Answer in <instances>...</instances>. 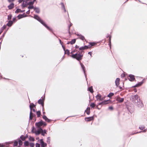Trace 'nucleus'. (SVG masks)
<instances>
[{
	"label": "nucleus",
	"instance_id": "f257e3e1",
	"mask_svg": "<svg viewBox=\"0 0 147 147\" xmlns=\"http://www.w3.org/2000/svg\"><path fill=\"white\" fill-rule=\"evenodd\" d=\"M40 22L43 26H44L49 31L52 32V29L49 27L44 22V21L40 19L38 21Z\"/></svg>",
	"mask_w": 147,
	"mask_h": 147
},
{
	"label": "nucleus",
	"instance_id": "f03ea898",
	"mask_svg": "<svg viewBox=\"0 0 147 147\" xmlns=\"http://www.w3.org/2000/svg\"><path fill=\"white\" fill-rule=\"evenodd\" d=\"M131 97L133 103H135L138 101L139 97L138 95H131Z\"/></svg>",
	"mask_w": 147,
	"mask_h": 147
},
{
	"label": "nucleus",
	"instance_id": "7ed1b4c3",
	"mask_svg": "<svg viewBox=\"0 0 147 147\" xmlns=\"http://www.w3.org/2000/svg\"><path fill=\"white\" fill-rule=\"evenodd\" d=\"M134 104L139 108H142L144 106L142 101L140 98L138 99V101L135 103Z\"/></svg>",
	"mask_w": 147,
	"mask_h": 147
},
{
	"label": "nucleus",
	"instance_id": "20e7f679",
	"mask_svg": "<svg viewBox=\"0 0 147 147\" xmlns=\"http://www.w3.org/2000/svg\"><path fill=\"white\" fill-rule=\"evenodd\" d=\"M78 54L77 56H76V59L80 62V61L82 59L83 57V54H82V52L81 51H78Z\"/></svg>",
	"mask_w": 147,
	"mask_h": 147
},
{
	"label": "nucleus",
	"instance_id": "39448f33",
	"mask_svg": "<svg viewBox=\"0 0 147 147\" xmlns=\"http://www.w3.org/2000/svg\"><path fill=\"white\" fill-rule=\"evenodd\" d=\"M47 124L45 122L43 121L42 120L38 122H36L35 123V126H37L38 127L41 126L43 125L45 126L47 125Z\"/></svg>",
	"mask_w": 147,
	"mask_h": 147
},
{
	"label": "nucleus",
	"instance_id": "423d86ee",
	"mask_svg": "<svg viewBox=\"0 0 147 147\" xmlns=\"http://www.w3.org/2000/svg\"><path fill=\"white\" fill-rule=\"evenodd\" d=\"M112 103V101L110 99H109L107 100H104L101 102L98 103V105H104L108 104L109 103Z\"/></svg>",
	"mask_w": 147,
	"mask_h": 147
},
{
	"label": "nucleus",
	"instance_id": "0eeeda50",
	"mask_svg": "<svg viewBox=\"0 0 147 147\" xmlns=\"http://www.w3.org/2000/svg\"><path fill=\"white\" fill-rule=\"evenodd\" d=\"M45 100V97H41L40 98L38 101V103L41 105L42 107H44V101Z\"/></svg>",
	"mask_w": 147,
	"mask_h": 147
},
{
	"label": "nucleus",
	"instance_id": "6e6552de",
	"mask_svg": "<svg viewBox=\"0 0 147 147\" xmlns=\"http://www.w3.org/2000/svg\"><path fill=\"white\" fill-rule=\"evenodd\" d=\"M80 65H81V68H82V70H83V71L84 74V75L85 76L86 79V80H87L86 75V71H85V67L84 66V65L82 63H81L80 62Z\"/></svg>",
	"mask_w": 147,
	"mask_h": 147
},
{
	"label": "nucleus",
	"instance_id": "1a4fd4ad",
	"mask_svg": "<svg viewBox=\"0 0 147 147\" xmlns=\"http://www.w3.org/2000/svg\"><path fill=\"white\" fill-rule=\"evenodd\" d=\"M40 142L41 144V147H46L47 146V144L42 139L40 140Z\"/></svg>",
	"mask_w": 147,
	"mask_h": 147
},
{
	"label": "nucleus",
	"instance_id": "9d476101",
	"mask_svg": "<svg viewBox=\"0 0 147 147\" xmlns=\"http://www.w3.org/2000/svg\"><path fill=\"white\" fill-rule=\"evenodd\" d=\"M129 78L128 79L130 81H133L135 80L134 76L132 74H129Z\"/></svg>",
	"mask_w": 147,
	"mask_h": 147
},
{
	"label": "nucleus",
	"instance_id": "9b49d317",
	"mask_svg": "<svg viewBox=\"0 0 147 147\" xmlns=\"http://www.w3.org/2000/svg\"><path fill=\"white\" fill-rule=\"evenodd\" d=\"M144 79H143L141 82H138V83L136 84L134 86H133L132 87L134 88L135 87H139V86H141V85H142L143 84V83L144 82Z\"/></svg>",
	"mask_w": 147,
	"mask_h": 147
},
{
	"label": "nucleus",
	"instance_id": "f8f14e48",
	"mask_svg": "<svg viewBox=\"0 0 147 147\" xmlns=\"http://www.w3.org/2000/svg\"><path fill=\"white\" fill-rule=\"evenodd\" d=\"M27 16L26 14H25V13H24L22 14H20L17 17L18 18V19H20L22 18L25 17Z\"/></svg>",
	"mask_w": 147,
	"mask_h": 147
},
{
	"label": "nucleus",
	"instance_id": "ddd939ff",
	"mask_svg": "<svg viewBox=\"0 0 147 147\" xmlns=\"http://www.w3.org/2000/svg\"><path fill=\"white\" fill-rule=\"evenodd\" d=\"M37 128H38V129L37 130L40 133L41 132H44V134H46V130L45 129L44 130H43L39 126L38 127L37 126H36Z\"/></svg>",
	"mask_w": 147,
	"mask_h": 147
},
{
	"label": "nucleus",
	"instance_id": "4468645a",
	"mask_svg": "<svg viewBox=\"0 0 147 147\" xmlns=\"http://www.w3.org/2000/svg\"><path fill=\"white\" fill-rule=\"evenodd\" d=\"M116 100L119 103H122L124 101V98H121L119 96L117 97L116 98Z\"/></svg>",
	"mask_w": 147,
	"mask_h": 147
},
{
	"label": "nucleus",
	"instance_id": "2eb2a0df",
	"mask_svg": "<svg viewBox=\"0 0 147 147\" xmlns=\"http://www.w3.org/2000/svg\"><path fill=\"white\" fill-rule=\"evenodd\" d=\"M42 118L46 121H47V122H48V123L50 122L51 121V120L48 119L46 115H44L42 116Z\"/></svg>",
	"mask_w": 147,
	"mask_h": 147
},
{
	"label": "nucleus",
	"instance_id": "dca6fc26",
	"mask_svg": "<svg viewBox=\"0 0 147 147\" xmlns=\"http://www.w3.org/2000/svg\"><path fill=\"white\" fill-rule=\"evenodd\" d=\"M93 116H91L89 117H86L85 118L86 121H90L94 119Z\"/></svg>",
	"mask_w": 147,
	"mask_h": 147
},
{
	"label": "nucleus",
	"instance_id": "f3484780",
	"mask_svg": "<svg viewBox=\"0 0 147 147\" xmlns=\"http://www.w3.org/2000/svg\"><path fill=\"white\" fill-rule=\"evenodd\" d=\"M13 23V21H12V20H9L5 26H7L9 27H10L12 26Z\"/></svg>",
	"mask_w": 147,
	"mask_h": 147
},
{
	"label": "nucleus",
	"instance_id": "a211bd4d",
	"mask_svg": "<svg viewBox=\"0 0 147 147\" xmlns=\"http://www.w3.org/2000/svg\"><path fill=\"white\" fill-rule=\"evenodd\" d=\"M36 105H34L33 103H30L29 107L31 111L32 110V108H35Z\"/></svg>",
	"mask_w": 147,
	"mask_h": 147
},
{
	"label": "nucleus",
	"instance_id": "6ab92c4d",
	"mask_svg": "<svg viewBox=\"0 0 147 147\" xmlns=\"http://www.w3.org/2000/svg\"><path fill=\"white\" fill-rule=\"evenodd\" d=\"M34 126L32 127V132L33 133H34L35 135L36 136L40 134V132H39L38 131H33V129H34Z\"/></svg>",
	"mask_w": 147,
	"mask_h": 147
},
{
	"label": "nucleus",
	"instance_id": "aec40b11",
	"mask_svg": "<svg viewBox=\"0 0 147 147\" xmlns=\"http://www.w3.org/2000/svg\"><path fill=\"white\" fill-rule=\"evenodd\" d=\"M120 80V79L119 78H116L115 81V84L116 86H118L119 85V81Z\"/></svg>",
	"mask_w": 147,
	"mask_h": 147
},
{
	"label": "nucleus",
	"instance_id": "412c9836",
	"mask_svg": "<svg viewBox=\"0 0 147 147\" xmlns=\"http://www.w3.org/2000/svg\"><path fill=\"white\" fill-rule=\"evenodd\" d=\"M14 4L13 3H11L8 6V7L9 9H11L14 7Z\"/></svg>",
	"mask_w": 147,
	"mask_h": 147
},
{
	"label": "nucleus",
	"instance_id": "4be33fe9",
	"mask_svg": "<svg viewBox=\"0 0 147 147\" xmlns=\"http://www.w3.org/2000/svg\"><path fill=\"white\" fill-rule=\"evenodd\" d=\"M101 95L100 94H97L96 96V98L97 99V100H98L99 101H100V99L101 98Z\"/></svg>",
	"mask_w": 147,
	"mask_h": 147
},
{
	"label": "nucleus",
	"instance_id": "5701e85b",
	"mask_svg": "<svg viewBox=\"0 0 147 147\" xmlns=\"http://www.w3.org/2000/svg\"><path fill=\"white\" fill-rule=\"evenodd\" d=\"M34 10L35 11V12L39 13L40 12V10L39 8L38 7H34Z\"/></svg>",
	"mask_w": 147,
	"mask_h": 147
},
{
	"label": "nucleus",
	"instance_id": "b1692460",
	"mask_svg": "<svg viewBox=\"0 0 147 147\" xmlns=\"http://www.w3.org/2000/svg\"><path fill=\"white\" fill-rule=\"evenodd\" d=\"M90 107H88L86 109L85 111V112H86V114L87 115H89L90 114Z\"/></svg>",
	"mask_w": 147,
	"mask_h": 147
},
{
	"label": "nucleus",
	"instance_id": "393cba45",
	"mask_svg": "<svg viewBox=\"0 0 147 147\" xmlns=\"http://www.w3.org/2000/svg\"><path fill=\"white\" fill-rule=\"evenodd\" d=\"M76 35L78 36H79L80 38V39H81V40H83L85 39V38H84V36H82V35L81 34H76Z\"/></svg>",
	"mask_w": 147,
	"mask_h": 147
},
{
	"label": "nucleus",
	"instance_id": "a878e982",
	"mask_svg": "<svg viewBox=\"0 0 147 147\" xmlns=\"http://www.w3.org/2000/svg\"><path fill=\"white\" fill-rule=\"evenodd\" d=\"M96 44V43L95 42H90L89 43V45L90 48H91L92 46H95Z\"/></svg>",
	"mask_w": 147,
	"mask_h": 147
},
{
	"label": "nucleus",
	"instance_id": "bb28decb",
	"mask_svg": "<svg viewBox=\"0 0 147 147\" xmlns=\"http://www.w3.org/2000/svg\"><path fill=\"white\" fill-rule=\"evenodd\" d=\"M34 18L38 21L41 18L37 15H34Z\"/></svg>",
	"mask_w": 147,
	"mask_h": 147
},
{
	"label": "nucleus",
	"instance_id": "cd10ccee",
	"mask_svg": "<svg viewBox=\"0 0 147 147\" xmlns=\"http://www.w3.org/2000/svg\"><path fill=\"white\" fill-rule=\"evenodd\" d=\"M65 52V54H67L68 55H69L70 52L69 50L68 49H66L64 51Z\"/></svg>",
	"mask_w": 147,
	"mask_h": 147
},
{
	"label": "nucleus",
	"instance_id": "c85d7f7f",
	"mask_svg": "<svg viewBox=\"0 0 147 147\" xmlns=\"http://www.w3.org/2000/svg\"><path fill=\"white\" fill-rule=\"evenodd\" d=\"M88 90L91 93H93V92L92 87V86H91L90 87L88 88Z\"/></svg>",
	"mask_w": 147,
	"mask_h": 147
},
{
	"label": "nucleus",
	"instance_id": "c756f323",
	"mask_svg": "<svg viewBox=\"0 0 147 147\" xmlns=\"http://www.w3.org/2000/svg\"><path fill=\"white\" fill-rule=\"evenodd\" d=\"M76 38L73 39L71 41H70L71 42V44L73 45L76 42Z\"/></svg>",
	"mask_w": 147,
	"mask_h": 147
},
{
	"label": "nucleus",
	"instance_id": "7c9ffc66",
	"mask_svg": "<svg viewBox=\"0 0 147 147\" xmlns=\"http://www.w3.org/2000/svg\"><path fill=\"white\" fill-rule=\"evenodd\" d=\"M79 50L80 51L82 52V53L83 52H84V51H83L85 50V49L84 46H82L79 48Z\"/></svg>",
	"mask_w": 147,
	"mask_h": 147
},
{
	"label": "nucleus",
	"instance_id": "2f4dec72",
	"mask_svg": "<svg viewBox=\"0 0 147 147\" xmlns=\"http://www.w3.org/2000/svg\"><path fill=\"white\" fill-rule=\"evenodd\" d=\"M114 95V93L112 92H110L108 94L107 96L109 98H111Z\"/></svg>",
	"mask_w": 147,
	"mask_h": 147
},
{
	"label": "nucleus",
	"instance_id": "473e14b6",
	"mask_svg": "<svg viewBox=\"0 0 147 147\" xmlns=\"http://www.w3.org/2000/svg\"><path fill=\"white\" fill-rule=\"evenodd\" d=\"M36 113L37 117H40L41 115V113L40 111H36Z\"/></svg>",
	"mask_w": 147,
	"mask_h": 147
},
{
	"label": "nucleus",
	"instance_id": "72a5a7b5",
	"mask_svg": "<svg viewBox=\"0 0 147 147\" xmlns=\"http://www.w3.org/2000/svg\"><path fill=\"white\" fill-rule=\"evenodd\" d=\"M18 141L19 142V146H22L23 144V142L22 141V140L20 139H19V138L18 139Z\"/></svg>",
	"mask_w": 147,
	"mask_h": 147
},
{
	"label": "nucleus",
	"instance_id": "f704fd0d",
	"mask_svg": "<svg viewBox=\"0 0 147 147\" xmlns=\"http://www.w3.org/2000/svg\"><path fill=\"white\" fill-rule=\"evenodd\" d=\"M90 106L92 108H94L96 106V105L94 103H92L90 104Z\"/></svg>",
	"mask_w": 147,
	"mask_h": 147
},
{
	"label": "nucleus",
	"instance_id": "c9c22d12",
	"mask_svg": "<svg viewBox=\"0 0 147 147\" xmlns=\"http://www.w3.org/2000/svg\"><path fill=\"white\" fill-rule=\"evenodd\" d=\"M29 145V142L28 141H26L24 142V145L25 146H28Z\"/></svg>",
	"mask_w": 147,
	"mask_h": 147
},
{
	"label": "nucleus",
	"instance_id": "e433bc0d",
	"mask_svg": "<svg viewBox=\"0 0 147 147\" xmlns=\"http://www.w3.org/2000/svg\"><path fill=\"white\" fill-rule=\"evenodd\" d=\"M20 138L21 139V140L22 141H24L26 140V138L25 136H24L23 135H21L20 136Z\"/></svg>",
	"mask_w": 147,
	"mask_h": 147
},
{
	"label": "nucleus",
	"instance_id": "4c0bfd02",
	"mask_svg": "<svg viewBox=\"0 0 147 147\" xmlns=\"http://www.w3.org/2000/svg\"><path fill=\"white\" fill-rule=\"evenodd\" d=\"M30 115H31V117H35L36 116V115L35 114L33 113H32V111L31 110L30 113Z\"/></svg>",
	"mask_w": 147,
	"mask_h": 147
},
{
	"label": "nucleus",
	"instance_id": "58836bf2",
	"mask_svg": "<svg viewBox=\"0 0 147 147\" xmlns=\"http://www.w3.org/2000/svg\"><path fill=\"white\" fill-rule=\"evenodd\" d=\"M6 26L5 25H4L0 29V31H2L3 32V30L5 29L6 28Z\"/></svg>",
	"mask_w": 147,
	"mask_h": 147
},
{
	"label": "nucleus",
	"instance_id": "ea45409f",
	"mask_svg": "<svg viewBox=\"0 0 147 147\" xmlns=\"http://www.w3.org/2000/svg\"><path fill=\"white\" fill-rule=\"evenodd\" d=\"M6 31H5V32H4V33H3V34L2 35V36H1V37L0 38V40L1 39H3V38L4 37V36H5V34H6Z\"/></svg>",
	"mask_w": 147,
	"mask_h": 147
},
{
	"label": "nucleus",
	"instance_id": "a19ab883",
	"mask_svg": "<svg viewBox=\"0 0 147 147\" xmlns=\"http://www.w3.org/2000/svg\"><path fill=\"white\" fill-rule=\"evenodd\" d=\"M18 142L16 140H15L14 142L13 146H17L18 145Z\"/></svg>",
	"mask_w": 147,
	"mask_h": 147
},
{
	"label": "nucleus",
	"instance_id": "79ce46f5",
	"mask_svg": "<svg viewBox=\"0 0 147 147\" xmlns=\"http://www.w3.org/2000/svg\"><path fill=\"white\" fill-rule=\"evenodd\" d=\"M12 15L11 14H9V15L8 16L7 19L9 20H11L12 17Z\"/></svg>",
	"mask_w": 147,
	"mask_h": 147
},
{
	"label": "nucleus",
	"instance_id": "37998d69",
	"mask_svg": "<svg viewBox=\"0 0 147 147\" xmlns=\"http://www.w3.org/2000/svg\"><path fill=\"white\" fill-rule=\"evenodd\" d=\"M34 7L33 5H29L28 8L29 9H34Z\"/></svg>",
	"mask_w": 147,
	"mask_h": 147
},
{
	"label": "nucleus",
	"instance_id": "c03bdc74",
	"mask_svg": "<svg viewBox=\"0 0 147 147\" xmlns=\"http://www.w3.org/2000/svg\"><path fill=\"white\" fill-rule=\"evenodd\" d=\"M29 140L30 141H34L35 140L34 138L31 136H30L29 137Z\"/></svg>",
	"mask_w": 147,
	"mask_h": 147
},
{
	"label": "nucleus",
	"instance_id": "a18cd8bd",
	"mask_svg": "<svg viewBox=\"0 0 147 147\" xmlns=\"http://www.w3.org/2000/svg\"><path fill=\"white\" fill-rule=\"evenodd\" d=\"M60 4L61 6V8L62 9H63L64 8H65L64 5L63 3H62V2L61 3H60Z\"/></svg>",
	"mask_w": 147,
	"mask_h": 147
},
{
	"label": "nucleus",
	"instance_id": "49530a36",
	"mask_svg": "<svg viewBox=\"0 0 147 147\" xmlns=\"http://www.w3.org/2000/svg\"><path fill=\"white\" fill-rule=\"evenodd\" d=\"M16 17H14L13 18L12 20V21H13V22L15 23L17 21V20L16 19Z\"/></svg>",
	"mask_w": 147,
	"mask_h": 147
},
{
	"label": "nucleus",
	"instance_id": "de8ad7c7",
	"mask_svg": "<svg viewBox=\"0 0 147 147\" xmlns=\"http://www.w3.org/2000/svg\"><path fill=\"white\" fill-rule=\"evenodd\" d=\"M21 11V9H17L16 10V11L15 13H18Z\"/></svg>",
	"mask_w": 147,
	"mask_h": 147
},
{
	"label": "nucleus",
	"instance_id": "09e8293b",
	"mask_svg": "<svg viewBox=\"0 0 147 147\" xmlns=\"http://www.w3.org/2000/svg\"><path fill=\"white\" fill-rule=\"evenodd\" d=\"M47 142L48 144H49L50 142V138L49 137L47 138Z\"/></svg>",
	"mask_w": 147,
	"mask_h": 147
},
{
	"label": "nucleus",
	"instance_id": "8fccbe9b",
	"mask_svg": "<svg viewBox=\"0 0 147 147\" xmlns=\"http://www.w3.org/2000/svg\"><path fill=\"white\" fill-rule=\"evenodd\" d=\"M84 48L85 49V50L87 49L88 48H90V47H89V45H85L84 46Z\"/></svg>",
	"mask_w": 147,
	"mask_h": 147
},
{
	"label": "nucleus",
	"instance_id": "3c124183",
	"mask_svg": "<svg viewBox=\"0 0 147 147\" xmlns=\"http://www.w3.org/2000/svg\"><path fill=\"white\" fill-rule=\"evenodd\" d=\"M34 2L33 1H30L29 2V5H33Z\"/></svg>",
	"mask_w": 147,
	"mask_h": 147
},
{
	"label": "nucleus",
	"instance_id": "603ef678",
	"mask_svg": "<svg viewBox=\"0 0 147 147\" xmlns=\"http://www.w3.org/2000/svg\"><path fill=\"white\" fill-rule=\"evenodd\" d=\"M71 54V55L70 56L72 58L74 59H76V57H75L74 55V53Z\"/></svg>",
	"mask_w": 147,
	"mask_h": 147
},
{
	"label": "nucleus",
	"instance_id": "864d4df0",
	"mask_svg": "<svg viewBox=\"0 0 147 147\" xmlns=\"http://www.w3.org/2000/svg\"><path fill=\"white\" fill-rule=\"evenodd\" d=\"M30 146L31 147H33L34 146V144L33 143H30Z\"/></svg>",
	"mask_w": 147,
	"mask_h": 147
},
{
	"label": "nucleus",
	"instance_id": "5fc2aeb1",
	"mask_svg": "<svg viewBox=\"0 0 147 147\" xmlns=\"http://www.w3.org/2000/svg\"><path fill=\"white\" fill-rule=\"evenodd\" d=\"M77 50L76 49H75L73 50V51H72L70 53L71 54H72L74 53H75L76 52H77Z\"/></svg>",
	"mask_w": 147,
	"mask_h": 147
},
{
	"label": "nucleus",
	"instance_id": "6e6d98bb",
	"mask_svg": "<svg viewBox=\"0 0 147 147\" xmlns=\"http://www.w3.org/2000/svg\"><path fill=\"white\" fill-rule=\"evenodd\" d=\"M36 147H40V144L38 143H36Z\"/></svg>",
	"mask_w": 147,
	"mask_h": 147
},
{
	"label": "nucleus",
	"instance_id": "4d7b16f0",
	"mask_svg": "<svg viewBox=\"0 0 147 147\" xmlns=\"http://www.w3.org/2000/svg\"><path fill=\"white\" fill-rule=\"evenodd\" d=\"M139 128L141 130H142L143 129H144L145 128V127H143L142 126H140V127H139Z\"/></svg>",
	"mask_w": 147,
	"mask_h": 147
},
{
	"label": "nucleus",
	"instance_id": "13d9d810",
	"mask_svg": "<svg viewBox=\"0 0 147 147\" xmlns=\"http://www.w3.org/2000/svg\"><path fill=\"white\" fill-rule=\"evenodd\" d=\"M72 25V23H70L69 25L68 26V29H70V28L71 26Z\"/></svg>",
	"mask_w": 147,
	"mask_h": 147
},
{
	"label": "nucleus",
	"instance_id": "bf43d9fd",
	"mask_svg": "<svg viewBox=\"0 0 147 147\" xmlns=\"http://www.w3.org/2000/svg\"><path fill=\"white\" fill-rule=\"evenodd\" d=\"M109 109L111 110H113V107L112 106L109 107L108 108Z\"/></svg>",
	"mask_w": 147,
	"mask_h": 147
},
{
	"label": "nucleus",
	"instance_id": "052dcab7",
	"mask_svg": "<svg viewBox=\"0 0 147 147\" xmlns=\"http://www.w3.org/2000/svg\"><path fill=\"white\" fill-rule=\"evenodd\" d=\"M12 142H6L5 143V144L6 145H9V144H11L12 143Z\"/></svg>",
	"mask_w": 147,
	"mask_h": 147
},
{
	"label": "nucleus",
	"instance_id": "680f3d73",
	"mask_svg": "<svg viewBox=\"0 0 147 147\" xmlns=\"http://www.w3.org/2000/svg\"><path fill=\"white\" fill-rule=\"evenodd\" d=\"M105 96H104V97L101 96V99H100V101H102L103 100L105 99Z\"/></svg>",
	"mask_w": 147,
	"mask_h": 147
},
{
	"label": "nucleus",
	"instance_id": "e2e57ef3",
	"mask_svg": "<svg viewBox=\"0 0 147 147\" xmlns=\"http://www.w3.org/2000/svg\"><path fill=\"white\" fill-rule=\"evenodd\" d=\"M22 7H26L27 6L25 4H24V3H23L22 4Z\"/></svg>",
	"mask_w": 147,
	"mask_h": 147
},
{
	"label": "nucleus",
	"instance_id": "0e129e2a",
	"mask_svg": "<svg viewBox=\"0 0 147 147\" xmlns=\"http://www.w3.org/2000/svg\"><path fill=\"white\" fill-rule=\"evenodd\" d=\"M18 1L19 3H21L22 1H23L24 2V0H19Z\"/></svg>",
	"mask_w": 147,
	"mask_h": 147
},
{
	"label": "nucleus",
	"instance_id": "69168bd1",
	"mask_svg": "<svg viewBox=\"0 0 147 147\" xmlns=\"http://www.w3.org/2000/svg\"><path fill=\"white\" fill-rule=\"evenodd\" d=\"M109 45L110 48L111 49V42H109Z\"/></svg>",
	"mask_w": 147,
	"mask_h": 147
},
{
	"label": "nucleus",
	"instance_id": "338daca9",
	"mask_svg": "<svg viewBox=\"0 0 147 147\" xmlns=\"http://www.w3.org/2000/svg\"><path fill=\"white\" fill-rule=\"evenodd\" d=\"M5 146L3 144L0 143V147H4Z\"/></svg>",
	"mask_w": 147,
	"mask_h": 147
},
{
	"label": "nucleus",
	"instance_id": "774afa93",
	"mask_svg": "<svg viewBox=\"0 0 147 147\" xmlns=\"http://www.w3.org/2000/svg\"><path fill=\"white\" fill-rule=\"evenodd\" d=\"M125 76V75L124 74H122L121 75V78H123Z\"/></svg>",
	"mask_w": 147,
	"mask_h": 147
}]
</instances>
